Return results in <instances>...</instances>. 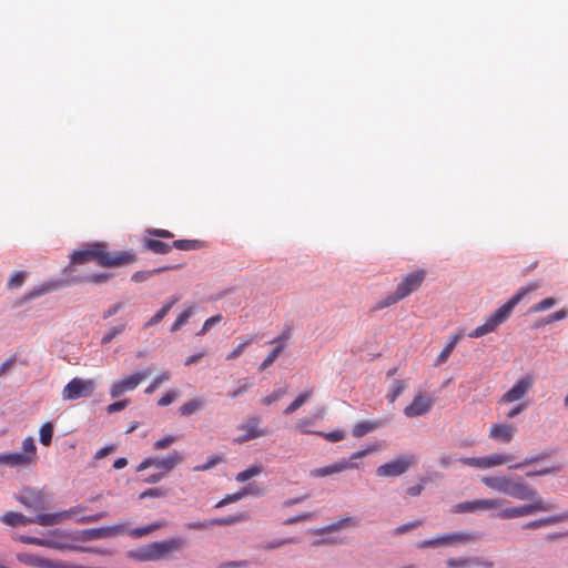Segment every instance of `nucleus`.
Here are the masks:
<instances>
[{
	"instance_id": "obj_51",
	"label": "nucleus",
	"mask_w": 568,
	"mask_h": 568,
	"mask_svg": "<svg viewBox=\"0 0 568 568\" xmlns=\"http://www.w3.org/2000/svg\"><path fill=\"white\" fill-rule=\"evenodd\" d=\"M251 386L252 384L250 383L248 378H241L237 381L236 388L230 393V396L232 398H237L246 393Z\"/></svg>"
},
{
	"instance_id": "obj_31",
	"label": "nucleus",
	"mask_w": 568,
	"mask_h": 568,
	"mask_svg": "<svg viewBox=\"0 0 568 568\" xmlns=\"http://www.w3.org/2000/svg\"><path fill=\"white\" fill-rule=\"evenodd\" d=\"M128 558L136 561H152V551L150 544L142 546L135 550H130L126 554Z\"/></svg>"
},
{
	"instance_id": "obj_3",
	"label": "nucleus",
	"mask_w": 568,
	"mask_h": 568,
	"mask_svg": "<svg viewBox=\"0 0 568 568\" xmlns=\"http://www.w3.org/2000/svg\"><path fill=\"white\" fill-rule=\"evenodd\" d=\"M90 261H97L104 267H114L130 263L133 261V256L128 252L110 255L104 243L87 244L81 250L71 254V262L73 264H83Z\"/></svg>"
},
{
	"instance_id": "obj_62",
	"label": "nucleus",
	"mask_w": 568,
	"mask_h": 568,
	"mask_svg": "<svg viewBox=\"0 0 568 568\" xmlns=\"http://www.w3.org/2000/svg\"><path fill=\"white\" fill-rule=\"evenodd\" d=\"M122 308H123L122 302L114 303V304L110 305L106 310L103 311L102 318L108 320V318L116 315Z\"/></svg>"
},
{
	"instance_id": "obj_56",
	"label": "nucleus",
	"mask_w": 568,
	"mask_h": 568,
	"mask_svg": "<svg viewBox=\"0 0 568 568\" xmlns=\"http://www.w3.org/2000/svg\"><path fill=\"white\" fill-rule=\"evenodd\" d=\"M170 379V374L169 373H162L160 374L159 376H156L152 382L151 384L145 388V393L146 394H152L153 392H155L159 386L165 382V381H169Z\"/></svg>"
},
{
	"instance_id": "obj_5",
	"label": "nucleus",
	"mask_w": 568,
	"mask_h": 568,
	"mask_svg": "<svg viewBox=\"0 0 568 568\" xmlns=\"http://www.w3.org/2000/svg\"><path fill=\"white\" fill-rule=\"evenodd\" d=\"M37 446L33 437L23 439L21 452L0 453V464L9 467L29 466L36 463Z\"/></svg>"
},
{
	"instance_id": "obj_27",
	"label": "nucleus",
	"mask_w": 568,
	"mask_h": 568,
	"mask_svg": "<svg viewBox=\"0 0 568 568\" xmlns=\"http://www.w3.org/2000/svg\"><path fill=\"white\" fill-rule=\"evenodd\" d=\"M143 247L155 254H165L171 251L172 245L156 239H144Z\"/></svg>"
},
{
	"instance_id": "obj_43",
	"label": "nucleus",
	"mask_w": 568,
	"mask_h": 568,
	"mask_svg": "<svg viewBox=\"0 0 568 568\" xmlns=\"http://www.w3.org/2000/svg\"><path fill=\"white\" fill-rule=\"evenodd\" d=\"M171 245L181 251H194L201 247V242L197 240H175Z\"/></svg>"
},
{
	"instance_id": "obj_7",
	"label": "nucleus",
	"mask_w": 568,
	"mask_h": 568,
	"mask_svg": "<svg viewBox=\"0 0 568 568\" xmlns=\"http://www.w3.org/2000/svg\"><path fill=\"white\" fill-rule=\"evenodd\" d=\"M97 388L93 379L80 377L72 378L62 389L63 400H77L90 397Z\"/></svg>"
},
{
	"instance_id": "obj_26",
	"label": "nucleus",
	"mask_w": 568,
	"mask_h": 568,
	"mask_svg": "<svg viewBox=\"0 0 568 568\" xmlns=\"http://www.w3.org/2000/svg\"><path fill=\"white\" fill-rule=\"evenodd\" d=\"M204 406L205 400L203 398H193L182 404L179 408V412L182 416H191L203 409Z\"/></svg>"
},
{
	"instance_id": "obj_42",
	"label": "nucleus",
	"mask_w": 568,
	"mask_h": 568,
	"mask_svg": "<svg viewBox=\"0 0 568 568\" xmlns=\"http://www.w3.org/2000/svg\"><path fill=\"white\" fill-rule=\"evenodd\" d=\"M286 344L280 343L275 346V348L264 358V361L260 365V371L266 369L268 366H271L276 358L280 356V354L284 351Z\"/></svg>"
},
{
	"instance_id": "obj_20",
	"label": "nucleus",
	"mask_w": 568,
	"mask_h": 568,
	"mask_svg": "<svg viewBox=\"0 0 568 568\" xmlns=\"http://www.w3.org/2000/svg\"><path fill=\"white\" fill-rule=\"evenodd\" d=\"M258 423H260L258 418L252 417L246 423L240 425L237 428H239V430H243V434L237 436L235 438V442L245 443L251 439L263 436L265 433H264V430L258 428Z\"/></svg>"
},
{
	"instance_id": "obj_39",
	"label": "nucleus",
	"mask_w": 568,
	"mask_h": 568,
	"mask_svg": "<svg viewBox=\"0 0 568 568\" xmlns=\"http://www.w3.org/2000/svg\"><path fill=\"white\" fill-rule=\"evenodd\" d=\"M171 268H172L171 266H164V267L153 268V270H149V271H138L132 275L131 280L136 283L145 282L153 275L161 273L163 271H166V270H171Z\"/></svg>"
},
{
	"instance_id": "obj_19",
	"label": "nucleus",
	"mask_w": 568,
	"mask_h": 568,
	"mask_svg": "<svg viewBox=\"0 0 568 568\" xmlns=\"http://www.w3.org/2000/svg\"><path fill=\"white\" fill-rule=\"evenodd\" d=\"M17 500L29 510L38 511L45 508L43 495L36 489H24Z\"/></svg>"
},
{
	"instance_id": "obj_59",
	"label": "nucleus",
	"mask_w": 568,
	"mask_h": 568,
	"mask_svg": "<svg viewBox=\"0 0 568 568\" xmlns=\"http://www.w3.org/2000/svg\"><path fill=\"white\" fill-rule=\"evenodd\" d=\"M286 393V389L285 388H277L275 389L272 394L267 395L266 397H264L262 399V404L264 405H271L273 404L274 402L278 400L280 398H282Z\"/></svg>"
},
{
	"instance_id": "obj_46",
	"label": "nucleus",
	"mask_w": 568,
	"mask_h": 568,
	"mask_svg": "<svg viewBox=\"0 0 568 568\" xmlns=\"http://www.w3.org/2000/svg\"><path fill=\"white\" fill-rule=\"evenodd\" d=\"M358 523H359V520L356 519V518L345 517V518H342L341 520H338L336 523L331 524L326 528V530L327 531H336V530H339V529H342V528H344L346 526L357 527Z\"/></svg>"
},
{
	"instance_id": "obj_23",
	"label": "nucleus",
	"mask_w": 568,
	"mask_h": 568,
	"mask_svg": "<svg viewBox=\"0 0 568 568\" xmlns=\"http://www.w3.org/2000/svg\"><path fill=\"white\" fill-rule=\"evenodd\" d=\"M560 521H568V513H562V514H557V515H552L549 517L535 519V520L524 524L521 528L524 530L539 529V528L547 527V526H550V525H554V524L560 523Z\"/></svg>"
},
{
	"instance_id": "obj_25",
	"label": "nucleus",
	"mask_w": 568,
	"mask_h": 568,
	"mask_svg": "<svg viewBox=\"0 0 568 568\" xmlns=\"http://www.w3.org/2000/svg\"><path fill=\"white\" fill-rule=\"evenodd\" d=\"M385 424L386 422L379 419L362 420L354 425L352 433L354 437H363L364 435L385 426Z\"/></svg>"
},
{
	"instance_id": "obj_35",
	"label": "nucleus",
	"mask_w": 568,
	"mask_h": 568,
	"mask_svg": "<svg viewBox=\"0 0 568 568\" xmlns=\"http://www.w3.org/2000/svg\"><path fill=\"white\" fill-rule=\"evenodd\" d=\"M295 542H298V540L295 537H286V538L264 541L258 546V548L270 551V550L281 548L282 546H284L286 544H295Z\"/></svg>"
},
{
	"instance_id": "obj_44",
	"label": "nucleus",
	"mask_w": 568,
	"mask_h": 568,
	"mask_svg": "<svg viewBox=\"0 0 568 568\" xmlns=\"http://www.w3.org/2000/svg\"><path fill=\"white\" fill-rule=\"evenodd\" d=\"M26 278H27V272H24V271L13 272L7 282V287L9 290L19 288L23 285Z\"/></svg>"
},
{
	"instance_id": "obj_58",
	"label": "nucleus",
	"mask_w": 568,
	"mask_h": 568,
	"mask_svg": "<svg viewBox=\"0 0 568 568\" xmlns=\"http://www.w3.org/2000/svg\"><path fill=\"white\" fill-rule=\"evenodd\" d=\"M108 516L106 511H100L93 515L82 516L75 519L79 524L95 523Z\"/></svg>"
},
{
	"instance_id": "obj_33",
	"label": "nucleus",
	"mask_w": 568,
	"mask_h": 568,
	"mask_svg": "<svg viewBox=\"0 0 568 568\" xmlns=\"http://www.w3.org/2000/svg\"><path fill=\"white\" fill-rule=\"evenodd\" d=\"M403 297L399 295L397 290L393 293L386 294L383 296L373 307V311H381L383 308L389 307L398 302H400Z\"/></svg>"
},
{
	"instance_id": "obj_1",
	"label": "nucleus",
	"mask_w": 568,
	"mask_h": 568,
	"mask_svg": "<svg viewBox=\"0 0 568 568\" xmlns=\"http://www.w3.org/2000/svg\"><path fill=\"white\" fill-rule=\"evenodd\" d=\"M481 483L500 494L510 496L518 500H530L531 504L509 507L500 510L498 517L501 519H514L518 517L530 516L540 511H549L555 508L551 503L544 501L537 490L530 488L521 480H515L505 475L485 476Z\"/></svg>"
},
{
	"instance_id": "obj_36",
	"label": "nucleus",
	"mask_w": 568,
	"mask_h": 568,
	"mask_svg": "<svg viewBox=\"0 0 568 568\" xmlns=\"http://www.w3.org/2000/svg\"><path fill=\"white\" fill-rule=\"evenodd\" d=\"M19 541L26 544V545H37L42 547H50V548H58V542L51 539H43L39 537H32V536H20Z\"/></svg>"
},
{
	"instance_id": "obj_41",
	"label": "nucleus",
	"mask_w": 568,
	"mask_h": 568,
	"mask_svg": "<svg viewBox=\"0 0 568 568\" xmlns=\"http://www.w3.org/2000/svg\"><path fill=\"white\" fill-rule=\"evenodd\" d=\"M473 564H478L473 557L449 558L446 561L448 568H469Z\"/></svg>"
},
{
	"instance_id": "obj_60",
	"label": "nucleus",
	"mask_w": 568,
	"mask_h": 568,
	"mask_svg": "<svg viewBox=\"0 0 568 568\" xmlns=\"http://www.w3.org/2000/svg\"><path fill=\"white\" fill-rule=\"evenodd\" d=\"M129 405H130V399H122V400L110 404L106 407V412H108V414H114V413L125 409Z\"/></svg>"
},
{
	"instance_id": "obj_61",
	"label": "nucleus",
	"mask_w": 568,
	"mask_h": 568,
	"mask_svg": "<svg viewBox=\"0 0 568 568\" xmlns=\"http://www.w3.org/2000/svg\"><path fill=\"white\" fill-rule=\"evenodd\" d=\"M178 396L179 393L174 389H171L159 399L158 405L163 407L169 406L178 398Z\"/></svg>"
},
{
	"instance_id": "obj_2",
	"label": "nucleus",
	"mask_w": 568,
	"mask_h": 568,
	"mask_svg": "<svg viewBox=\"0 0 568 568\" xmlns=\"http://www.w3.org/2000/svg\"><path fill=\"white\" fill-rule=\"evenodd\" d=\"M540 287L537 282L528 283L526 286L520 287L505 304L491 313L484 324L477 326L470 333L468 337L479 338L489 333L496 331V328L505 323L511 315L514 308L521 302V300L530 292L536 291Z\"/></svg>"
},
{
	"instance_id": "obj_15",
	"label": "nucleus",
	"mask_w": 568,
	"mask_h": 568,
	"mask_svg": "<svg viewBox=\"0 0 568 568\" xmlns=\"http://www.w3.org/2000/svg\"><path fill=\"white\" fill-rule=\"evenodd\" d=\"M434 405L433 398L427 394H417L412 403L404 408V414L408 418L426 415Z\"/></svg>"
},
{
	"instance_id": "obj_11",
	"label": "nucleus",
	"mask_w": 568,
	"mask_h": 568,
	"mask_svg": "<svg viewBox=\"0 0 568 568\" xmlns=\"http://www.w3.org/2000/svg\"><path fill=\"white\" fill-rule=\"evenodd\" d=\"M513 460V456L508 454H491L484 457H460L459 462L464 465L488 469L495 466H500Z\"/></svg>"
},
{
	"instance_id": "obj_12",
	"label": "nucleus",
	"mask_w": 568,
	"mask_h": 568,
	"mask_svg": "<svg viewBox=\"0 0 568 568\" xmlns=\"http://www.w3.org/2000/svg\"><path fill=\"white\" fill-rule=\"evenodd\" d=\"M534 377L527 375L518 379L509 390H507L499 399L500 404L515 403L523 399L534 386Z\"/></svg>"
},
{
	"instance_id": "obj_21",
	"label": "nucleus",
	"mask_w": 568,
	"mask_h": 568,
	"mask_svg": "<svg viewBox=\"0 0 568 568\" xmlns=\"http://www.w3.org/2000/svg\"><path fill=\"white\" fill-rule=\"evenodd\" d=\"M43 514H39L34 517H28L23 514L16 511H8L0 517V521L10 527L23 526L27 524H37L39 525V518L42 517Z\"/></svg>"
},
{
	"instance_id": "obj_37",
	"label": "nucleus",
	"mask_w": 568,
	"mask_h": 568,
	"mask_svg": "<svg viewBox=\"0 0 568 568\" xmlns=\"http://www.w3.org/2000/svg\"><path fill=\"white\" fill-rule=\"evenodd\" d=\"M408 387V383L405 379H395L392 385V390L386 395L389 403H394L399 395H402Z\"/></svg>"
},
{
	"instance_id": "obj_6",
	"label": "nucleus",
	"mask_w": 568,
	"mask_h": 568,
	"mask_svg": "<svg viewBox=\"0 0 568 568\" xmlns=\"http://www.w3.org/2000/svg\"><path fill=\"white\" fill-rule=\"evenodd\" d=\"M479 538L477 532L471 531H453L448 534L439 535L432 539H425L417 544L418 549L437 548L444 546H458L465 545L469 541H474Z\"/></svg>"
},
{
	"instance_id": "obj_57",
	"label": "nucleus",
	"mask_w": 568,
	"mask_h": 568,
	"mask_svg": "<svg viewBox=\"0 0 568 568\" xmlns=\"http://www.w3.org/2000/svg\"><path fill=\"white\" fill-rule=\"evenodd\" d=\"M242 498H244V494L242 493V490H240V491H237L235 494L226 495L223 499H221L215 505V507L216 508L224 507V506H226L229 504L236 503V501L241 500Z\"/></svg>"
},
{
	"instance_id": "obj_55",
	"label": "nucleus",
	"mask_w": 568,
	"mask_h": 568,
	"mask_svg": "<svg viewBox=\"0 0 568 568\" xmlns=\"http://www.w3.org/2000/svg\"><path fill=\"white\" fill-rule=\"evenodd\" d=\"M423 525L422 520H414L410 523L403 524L400 526H397L394 530V535H403L408 532L409 530L416 529Z\"/></svg>"
},
{
	"instance_id": "obj_8",
	"label": "nucleus",
	"mask_w": 568,
	"mask_h": 568,
	"mask_svg": "<svg viewBox=\"0 0 568 568\" xmlns=\"http://www.w3.org/2000/svg\"><path fill=\"white\" fill-rule=\"evenodd\" d=\"M184 460V454L174 450L164 457L144 458L138 466L136 470L142 471L149 467H155L163 470V474L171 471Z\"/></svg>"
},
{
	"instance_id": "obj_30",
	"label": "nucleus",
	"mask_w": 568,
	"mask_h": 568,
	"mask_svg": "<svg viewBox=\"0 0 568 568\" xmlns=\"http://www.w3.org/2000/svg\"><path fill=\"white\" fill-rule=\"evenodd\" d=\"M248 519V515L246 513H241L236 515H230L221 518L212 519L213 526H230L237 523H243Z\"/></svg>"
},
{
	"instance_id": "obj_47",
	"label": "nucleus",
	"mask_w": 568,
	"mask_h": 568,
	"mask_svg": "<svg viewBox=\"0 0 568 568\" xmlns=\"http://www.w3.org/2000/svg\"><path fill=\"white\" fill-rule=\"evenodd\" d=\"M557 301L554 297H546L540 302L534 304L529 308V313H541L545 312L556 305Z\"/></svg>"
},
{
	"instance_id": "obj_64",
	"label": "nucleus",
	"mask_w": 568,
	"mask_h": 568,
	"mask_svg": "<svg viewBox=\"0 0 568 568\" xmlns=\"http://www.w3.org/2000/svg\"><path fill=\"white\" fill-rule=\"evenodd\" d=\"M185 527L187 529H193V530H203V529L213 527V523H212V519L204 520V521H193V523L185 524Z\"/></svg>"
},
{
	"instance_id": "obj_22",
	"label": "nucleus",
	"mask_w": 568,
	"mask_h": 568,
	"mask_svg": "<svg viewBox=\"0 0 568 568\" xmlns=\"http://www.w3.org/2000/svg\"><path fill=\"white\" fill-rule=\"evenodd\" d=\"M355 467H357V465L352 463L351 460H342V462H337V463H334V464L325 466V467L315 468V469L311 470V476L315 477V478L326 477V476H329L333 474H338L346 469H352Z\"/></svg>"
},
{
	"instance_id": "obj_14",
	"label": "nucleus",
	"mask_w": 568,
	"mask_h": 568,
	"mask_svg": "<svg viewBox=\"0 0 568 568\" xmlns=\"http://www.w3.org/2000/svg\"><path fill=\"white\" fill-rule=\"evenodd\" d=\"M425 277L426 272L424 270H416L404 276L396 287L403 300L417 291L423 284Z\"/></svg>"
},
{
	"instance_id": "obj_28",
	"label": "nucleus",
	"mask_w": 568,
	"mask_h": 568,
	"mask_svg": "<svg viewBox=\"0 0 568 568\" xmlns=\"http://www.w3.org/2000/svg\"><path fill=\"white\" fill-rule=\"evenodd\" d=\"M313 395V388L302 392L285 409V415H291L304 405Z\"/></svg>"
},
{
	"instance_id": "obj_40",
	"label": "nucleus",
	"mask_w": 568,
	"mask_h": 568,
	"mask_svg": "<svg viewBox=\"0 0 568 568\" xmlns=\"http://www.w3.org/2000/svg\"><path fill=\"white\" fill-rule=\"evenodd\" d=\"M126 328L125 323H120L115 326H112L108 329V332L102 336L101 344L108 345L110 344L118 335L122 334Z\"/></svg>"
},
{
	"instance_id": "obj_49",
	"label": "nucleus",
	"mask_w": 568,
	"mask_h": 568,
	"mask_svg": "<svg viewBox=\"0 0 568 568\" xmlns=\"http://www.w3.org/2000/svg\"><path fill=\"white\" fill-rule=\"evenodd\" d=\"M168 494H169V490L163 487L149 488V489H145L144 491H142L139 497H140V499L161 498V497L168 496Z\"/></svg>"
},
{
	"instance_id": "obj_38",
	"label": "nucleus",
	"mask_w": 568,
	"mask_h": 568,
	"mask_svg": "<svg viewBox=\"0 0 568 568\" xmlns=\"http://www.w3.org/2000/svg\"><path fill=\"white\" fill-rule=\"evenodd\" d=\"M262 471H263V466L258 465V464H254V465H251L250 467H247L245 470L240 471L235 476V479L239 483H244V481L251 479L252 477L260 475Z\"/></svg>"
},
{
	"instance_id": "obj_9",
	"label": "nucleus",
	"mask_w": 568,
	"mask_h": 568,
	"mask_svg": "<svg viewBox=\"0 0 568 568\" xmlns=\"http://www.w3.org/2000/svg\"><path fill=\"white\" fill-rule=\"evenodd\" d=\"M150 369H144L114 381L110 386V396L112 398H118L126 392L134 390L150 375Z\"/></svg>"
},
{
	"instance_id": "obj_50",
	"label": "nucleus",
	"mask_w": 568,
	"mask_h": 568,
	"mask_svg": "<svg viewBox=\"0 0 568 568\" xmlns=\"http://www.w3.org/2000/svg\"><path fill=\"white\" fill-rule=\"evenodd\" d=\"M316 435L325 438L326 440H328L331 443H337L345 438V433L342 429H335V430H332L328 433L317 432Z\"/></svg>"
},
{
	"instance_id": "obj_10",
	"label": "nucleus",
	"mask_w": 568,
	"mask_h": 568,
	"mask_svg": "<svg viewBox=\"0 0 568 568\" xmlns=\"http://www.w3.org/2000/svg\"><path fill=\"white\" fill-rule=\"evenodd\" d=\"M416 463L414 455L400 456L389 463L383 464L377 467L376 474L379 477H396L400 476L408 470L410 466Z\"/></svg>"
},
{
	"instance_id": "obj_54",
	"label": "nucleus",
	"mask_w": 568,
	"mask_h": 568,
	"mask_svg": "<svg viewBox=\"0 0 568 568\" xmlns=\"http://www.w3.org/2000/svg\"><path fill=\"white\" fill-rule=\"evenodd\" d=\"M168 307L162 306L151 318L145 322L144 328L159 324L168 315Z\"/></svg>"
},
{
	"instance_id": "obj_45",
	"label": "nucleus",
	"mask_w": 568,
	"mask_h": 568,
	"mask_svg": "<svg viewBox=\"0 0 568 568\" xmlns=\"http://www.w3.org/2000/svg\"><path fill=\"white\" fill-rule=\"evenodd\" d=\"M160 526H161V524L153 523V524H150V525H146V526L136 527V528L130 529L129 530V535L132 538L138 539V538H141V537L152 532L153 530L158 529Z\"/></svg>"
},
{
	"instance_id": "obj_63",
	"label": "nucleus",
	"mask_w": 568,
	"mask_h": 568,
	"mask_svg": "<svg viewBox=\"0 0 568 568\" xmlns=\"http://www.w3.org/2000/svg\"><path fill=\"white\" fill-rule=\"evenodd\" d=\"M426 484H427V478L426 477L420 478L419 484L407 488V490H406L407 495H409L412 497L419 496L422 494V491L424 490V487Z\"/></svg>"
},
{
	"instance_id": "obj_4",
	"label": "nucleus",
	"mask_w": 568,
	"mask_h": 568,
	"mask_svg": "<svg viewBox=\"0 0 568 568\" xmlns=\"http://www.w3.org/2000/svg\"><path fill=\"white\" fill-rule=\"evenodd\" d=\"M111 277L108 273H99V274H89L83 276H77V277H64V278H54L47 281L40 285L34 286L32 290L26 293L24 300L30 301L38 298L42 295H45L48 293L54 292L61 287L70 286L74 284L80 283H93V284H102L109 281Z\"/></svg>"
},
{
	"instance_id": "obj_32",
	"label": "nucleus",
	"mask_w": 568,
	"mask_h": 568,
	"mask_svg": "<svg viewBox=\"0 0 568 568\" xmlns=\"http://www.w3.org/2000/svg\"><path fill=\"white\" fill-rule=\"evenodd\" d=\"M195 313V307L193 305L186 307L174 321V323L170 327L171 333H175L180 331L190 320V317Z\"/></svg>"
},
{
	"instance_id": "obj_17",
	"label": "nucleus",
	"mask_w": 568,
	"mask_h": 568,
	"mask_svg": "<svg viewBox=\"0 0 568 568\" xmlns=\"http://www.w3.org/2000/svg\"><path fill=\"white\" fill-rule=\"evenodd\" d=\"M183 546L181 538H169L150 544L152 551V561L163 559L168 554L180 550Z\"/></svg>"
},
{
	"instance_id": "obj_16",
	"label": "nucleus",
	"mask_w": 568,
	"mask_h": 568,
	"mask_svg": "<svg viewBox=\"0 0 568 568\" xmlns=\"http://www.w3.org/2000/svg\"><path fill=\"white\" fill-rule=\"evenodd\" d=\"M125 529L124 524H118L114 526L99 527V528H89L84 529L80 532L79 539L82 541H91L103 539L108 537L115 536L122 532Z\"/></svg>"
},
{
	"instance_id": "obj_13",
	"label": "nucleus",
	"mask_w": 568,
	"mask_h": 568,
	"mask_svg": "<svg viewBox=\"0 0 568 568\" xmlns=\"http://www.w3.org/2000/svg\"><path fill=\"white\" fill-rule=\"evenodd\" d=\"M505 500L503 499H476V500H467L456 504L453 507L454 514H464V513H476L478 510H488L500 507L504 505Z\"/></svg>"
},
{
	"instance_id": "obj_18",
	"label": "nucleus",
	"mask_w": 568,
	"mask_h": 568,
	"mask_svg": "<svg viewBox=\"0 0 568 568\" xmlns=\"http://www.w3.org/2000/svg\"><path fill=\"white\" fill-rule=\"evenodd\" d=\"M85 508L81 505L71 507L70 509L52 513V514H43L41 518H39V525L49 527L60 524L63 520L70 519L73 516L82 513Z\"/></svg>"
},
{
	"instance_id": "obj_52",
	"label": "nucleus",
	"mask_w": 568,
	"mask_h": 568,
	"mask_svg": "<svg viewBox=\"0 0 568 568\" xmlns=\"http://www.w3.org/2000/svg\"><path fill=\"white\" fill-rule=\"evenodd\" d=\"M221 462H222V457L221 456L212 455V456H210L207 458L205 464L197 465V466L193 467V470L194 471H205V470H209V469L213 468L214 466H216Z\"/></svg>"
},
{
	"instance_id": "obj_24",
	"label": "nucleus",
	"mask_w": 568,
	"mask_h": 568,
	"mask_svg": "<svg viewBox=\"0 0 568 568\" xmlns=\"http://www.w3.org/2000/svg\"><path fill=\"white\" fill-rule=\"evenodd\" d=\"M516 433V427L508 424H496L493 425L489 435L494 439L509 443Z\"/></svg>"
},
{
	"instance_id": "obj_48",
	"label": "nucleus",
	"mask_w": 568,
	"mask_h": 568,
	"mask_svg": "<svg viewBox=\"0 0 568 568\" xmlns=\"http://www.w3.org/2000/svg\"><path fill=\"white\" fill-rule=\"evenodd\" d=\"M40 443L43 446H49L52 442L53 426L51 423H45L40 427Z\"/></svg>"
},
{
	"instance_id": "obj_34",
	"label": "nucleus",
	"mask_w": 568,
	"mask_h": 568,
	"mask_svg": "<svg viewBox=\"0 0 568 568\" xmlns=\"http://www.w3.org/2000/svg\"><path fill=\"white\" fill-rule=\"evenodd\" d=\"M568 316V311L566 308H561L544 318L538 320L535 324V328L542 327L545 325H549L552 322L562 321Z\"/></svg>"
},
{
	"instance_id": "obj_53",
	"label": "nucleus",
	"mask_w": 568,
	"mask_h": 568,
	"mask_svg": "<svg viewBox=\"0 0 568 568\" xmlns=\"http://www.w3.org/2000/svg\"><path fill=\"white\" fill-rule=\"evenodd\" d=\"M178 440V437L174 435H168L163 438L158 439L153 444V448L155 450H163L170 447L172 444H174Z\"/></svg>"
},
{
	"instance_id": "obj_29",
	"label": "nucleus",
	"mask_w": 568,
	"mask_h": 568,
	"mask_svg": "<svg viewBox=\"0 0 568 568\" xmlns=\"http://www.w3.org/2000/svg\"><path fill=\"white\" fill-rule=\"evenodd\" d=\"M17 559L23 565L39 567V568H44V565L47 561L45 558H42L38 555H33L30 552H20L17 555Z\"/></svg>"
}]
</instances>
